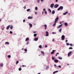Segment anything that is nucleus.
Wrapping results in <instances>:
<instances>
[{
	"instance_id": "nucleus-1",
	"label": "nucleus",
	"mask_w": 74,
	"mask_h": 74,
	"mask_svg": "<svg viewBox=\"0 0 74 74\" xmlns=\"http://www.w3.org/2000/svg\"><path fill=\"white\" fill-rule=\"evenodd\" d=\"M63 9V7L62 6H60L57 9V11H59L60 10H62Z\"/></svg>"
},
{
	"instance_id": "nucleus-2",
	"label": "nucleus",
	"mask_w": 74,
	"mask_h": 74,
	"mask_svg": "<svg viewBox=\"0 0 74 74\" xmlns=\"http://www.w3.org/2000/svg\"><path fill=\"white\" fill-rule=\"evenodd\" d=\"M59 6V4H56L54 5V8H58V7Z\"/></svg>"
},
{
	"instance_id": "nucleus-3",
	"label": "nucleus",
	"mask_w": 74,
	"mask_h": 74,
	"mask_svg": "<svg viewBox=\"0 0 74 74\" xmlns=\"http://www.w3.org/2000/svg\"><path fill=\"white\" fill-rule=\"evenodd\" d=\"M64 38H65V36L64 35H62L61 37L62 40H64Z\"/></svg>"
},
{
	"instance_id": "nucleus-4",
	"label": "nucleus",
	"mask_w": 74,
	"mask_h": 74,
	"mask_svg": "<svg viewBox=\"0 0 74 74\" xmlns=\"http://www.w3.org/2000/svg\"><path fill=\"white\" fill-rule=\"evenodd\" d=\"M58 19H59V17H58V16H57L56 18L55 19V21L54 22L56 23L57 21H58Z\"/></svg>"
},
{
	"instance_id": "nucleus-5",
	"label": "nucleus",
	"mask_w": 74,
	"mask_h": 74,
	"mask_svg": "<svg viewBox=\"0 0 74 74\" xmlns=\"http://www.w3.org/2000/svg\"><path fill=\"white\" fill-rule=\"evenodd\" d=\"M54 6V3H52L50 5V7L51 8H52Z\"/></svg>"
},
{
	"instance_id": "nucleus-6",
	"label": "nucleus",
	"mask_w": 74,
	"mask_h": 74,
	"mask_svg": "<svg viewBox=\"0 0 74 74\" xmlns=\"http://www.w3.org/2000/svg\"><path fill=\"white\" fill-rule=\"evenodd\" d=\"M71 53H72V51H70L68 54V57H69V56H70V54H71Z\"/></svg>"
},
{
	"instance_id": "nucleus-7",
	"label": "nucleus",
	"mask_w": 74,
	"mask_h": 74,
	"mask_svg": "<svg viewBox=\"0 0 74 74\" xmlns=\"http://www.w3.org/2000/svg\"><path fill=\"white\" fill-rule=\"evenodd\" d=\"M46 37H47V36H49V34H48V31H46Z\"/></svg>"
},
{
	"instance_id": "nucleus-8",
	"label": "nucleus",
	"mask_w": 74,
	"mask_h": 74,
	"mask_svg": "<svg viewBox=\"0 0 74 74\" xmlns=\"http://www.w3.org/2000/svg\"><path fill=\"white\" fill-rule=\"evenodd\" d=\"M10 26L11 25H9L8 26L6 27V29H7V30L8 29Z\"/></svg>"
},
{
	"instance_id": "nucleus-9",
	"label": "nucleus",
	"mask_w": 74,
	"mask_h": 74,
	"mask_svg": "<svg viewBox=\"0 0 74 74\" xmlns=\"http://www.w3.org/2000/svg\"><path fill=\"white\" fill-rule=\"evenodd\" d=\"M63 25V24H61L60 25L58 26H57V29H59V28H60L61 26Z\"/></svg>"
},
{
	"instance_id": "nucleus-10",
	"label": "nucleus",
	"mask_w": 74,
	"mask_h": 74,
	"mask_svg": "<svg viewBox=\"0 0 74 74\" xmlns=\"http://www.w3.org/2000/svg\"><path fill=\"white\" fill-rule=\"evenodd\" d=\"M38 38L36 37L34 39V40L35 41H38Z\"/></svg>"
},
{
	"instance_id": "nucleus-11",
	"label": "nucleus",
	"mask_w": 74,
	"mask_h": 74,
	"mask_svg": "<svg viewBox=\"0 0 74 74\" xmlns=\"http://www.w3.org/2000/svg\"><path fill=\"white\" fill-rule=\"evenodd\" d=\"M54 62L55 63H58V62H59V60H58L55 59L54 61Z\"/></svg>"
},
{
	"instance_id": "nucleus-12",
	"label": "nucleus",
	"mask_w": 74,
	"mask_h": 74,
	"mask_svg": "<svg viewBox=\"0 0 74 74\" xmlns=\"http://www.w3.org/2000/svg\"><path fill=\"white\" fill-rule=\"evenodd\" d=\"M55 52V50H53L51 52V54H53Z\"/></svg>"
},
{
	"instance_id": "nucleus-13",
	"label": "nucleus",
	"mask_w": 74,
	"mask_h": 74,
	"mask_svg": "<svg viewBox=\"0 0 74 74\" xmlns=\"http://www.w3.org/2000/svg\"><path fill=\"white\" fill-rule=\"evenodd\" d=\"M67 14H68V12H66L65 13H64L63 14V15H66Z\"/></svg>"
},
{
	"instance_id": "nucleus-14",
	"label": "nucleus",
	"mask_w": 74,
	"mask_h": 74,
	"mask_svg": "<svg viewBox=\"0 0 74 74\" xmlns=\"http://www.w3.org/2000/svg\"><path fill=\"white\" fill-rule=\"evenodd\" d=\"M3 63L0 64V67H3Z\"/></svg>"
},
{
	"instance_id": "nucleus-15",
	"label": "nucleus",
	"mask_w": 74,
	"mask_h": 74,
	"mask_svg": "<svg viewBox=\"0 0 74 74\" xmlns=\"http://www.w3.org/2000/svg\"><path fill=\"white\" fill-rule=\"evenodd\" d=\"M33 18V17H32V16H29L28 17V19H32Z\"/></svg>"
},
{
	"instance_id": "nucleus-16",
	"label": "nucleus",
	"mask_w": 74,
	"mask_h": 74,
	"mask_svg": "<svg viewBox=\"0 0 74 74\" xmlns=\"http://www.w3.org/2000/svg\"><path fill=\"white\" fill-rule=\"evenodd\" d=\"M29 27H32V26H33L32 24L29 23Z\"/></svg>"
},
{
	"instance_id": "nucleus-17",
	"label": "nucleus",
	"mask_w": 74,
	"mask_h": 74,
	"mask_svg": "<svg viewBox=\"0 0 74 74\" xmlns=\"http://www.w3.org/2000/svg\"><path fill=\"white\" fill-rule=\"evenodd\" d=\"M52 34H56V32H53L52 33Z\"/></svg>"
},
{
	"instance_id": "nucleus-18",
	"label": "nucleus",
	"mask_w": 74,
	"mask_h": 74,
	"mask_svg": "<svg viewBox=\"0 0 74 74\" xmlns=\"http://www.w3.org/2000/svg\"><path fill=\"white\" fill-rule=\"evenodd\" d=\"M54 22V24L53 25V26H56V23L55 22Z\"/></svg>"
},
{
	"instance_id": "nucleus-19",
	"label": "nucleus",
	"mask_w": 74,
	"mask_h": 74,
	"mask_svg": "<svg viewBox=\"0 0 74 74\" xmlns=\"http://www.w3.org/2000/svg\"><path fill=\"white\" fill-rule=\"evenodd\" d=\"M55 13V12L54 10H53L52 11V14H54Z\"/></svg>"
},
{
	"instance_id": "nucleus-20",
	"label": "nucleus",
	"mask_w": 74,
	"mask_h": 74,
	"mask_svg": "<svg viewBox=\"0 0 74 74\" xmlns=\"http://www.w3.org/2000/svg\"><path fill=\"white\" fill-rule=\"evenodd\" d=\"M44 26L45 27V29H47V25H44Z\"/></svg>"
},
{
	"instance_id": "nucleus-21",
	"label": "nucleus",
	"mask_w": 74,
	"mask_h": 74,
	"mask_svg": "<svg viewBox=\"0 0 74 74\" xmlns=\"http://www.w3.org/2000/svg\"><path fill=\"white\" fill-rule=\"evenodd\" d=\"M29 40V38H27L25 39V41H28Z\"/></svg>"
},
{
	"instance_id": "nucleus-22",
	"label": "nucleus",
	"mask_w": 74,
	"mask_h": 74,
	"mask_svg": "<svg viewBox=\"0 0 74 74\" xmlns=\"http://www.w3.org/2000/svg\"><path fill=\"white\" fill-rule=\"evenodd\" d=\"M64 25H65V26H67L68 25V24H67V23H64Z\"/></svg>"
},
{
	"instance_id": "nucleus-23",
	"label": "nucleus",
	"mask_w": 74,
	"mask_h": 74,
	"mask_svg": "<svg viewBox=\"0 0 74 74\" xmlns=\"http://www.w3.org/2000/svg\"><path fill=\"white\" fill-rule=\"evenodd\" d=\"M10 28L11 29H13V26L11 25L10 27Z\"/></svg>"
},
{
	"instance_id": "nucleus-24",
	"label": "nucleus",
	"mask_w": 74,
	"mask_h": 74,
	"mask_svg": "<svg viewBox=\"0 0 74 74\" xmlns=\"http://www.w3.org/2000/svg\"><path fill=\"white\" fill-rule=\"evenodd\" d=\"M59 32L60 33H62V28H60L59 30Z\"/></svg>"
},
{
	"instance_id": "nucleus-25",
	"label": "nucleus",
	"mask_w": 74,
	"mask_h": 74,
	"mask_svg": "<svg viewBox=\"0 0 74 74\" xmlns=\"http://www.w3.org/2000/svg\"><path fill=\"white\" fill-rule=\"evenodd\" d=\"M34 37H36L37 36V34H35L34 35Z\"/></svg>"
},
{
	"instance_id": "nucleus-26",
	"label": "nucleus",
	"mask_w": 74,
	"mask_h": 74,
	"mask_svg": "<svg viewBox=\"0 0 74 74\" xmlns=\"http://www.w3.org/2000/svg\"><path fill=\"white\" fill-rule=\"evenodd\" d=\"M39 48H42V46L41 45H40L39 46Z\"/></svg>"
},
{
	"instance_id": "nucleus-27",
	"label": "nucleus",
	"mask_w": 74,
	"mask_h": 74,
	"mask_svg": "<svg viewBox=\"0 0 74 74\" xmlns=\"http://www.w3.org/2000/svg\"><path fill=\"white\" fill-rule=\"evenodd\" d=\"M40 0H37V3H40Z\"/></svg>"
},
{
	"instance_id": "nucleus-28",
	"label": "nucleus",
	"mask_w": 74,
	"mask_h": 74,
	"mask_svg": "<svg viewBox=\"0 0 74 74\" xmlns=\"http://www.w3.org/2000/svg\"><path fill=\"white\" fill-rule=\"evenodd\" d=\"M24 50H25V52H26L27 51V49H24Z\"/></svg>"
},
{
	"instance_id": "nucleus-29",
	"label": "nucleus",
	"mask_w": 74,
	"mask_h": 74,
	"mask_svg": "<svg viewBox=\"0 0 74 74\" xmlns=\"http://www.w3.org/2000/svg\"><path fill=\"white\" fill-rule=\"evenodd\" d=\"M30 10V9H28L27 10V12H29Z\"/></svg>"
},
{
	"instance_id": "nucleus-30",
	"label": "nucleus",
	"mask_w": 74,
	"mask_h": 74,
	"mask_svg": "<svg viewBox=\"0 0 74 74\" xmlns=\"http://www.w3.org/2000/svg\"><path fill=\"white\" fill-rule=\"evenodd\" d=\"M7 44L8 45L10 44V43H9V42H5V44Z\"/></svg>"
},
{
	"instance_id": "nucleus-31",
	"label": "nucleus",
	"mask_w": 74,
	"mask_h": 74,
	"mask_svg": "<svg viewBox=\"0 0 74 74\" xmlns=\"http://www.w3.org/2000/svg\"><path fill=\"white\" fill-rule=\"evenodd\" d=\"M49 68V66H47L46 67V70H48V68Z\"/></svg>"
},
{
	"instance_id": "nucleus-32",
	"label": "nucleus",
	"mask_w": 74,
	"mask_h": 74,
	"mask_svg": "<svg viewBox=\"0 0 74 74\" xmlns=\"http://www.w3.org/2000/svg\"><path fill=\"white\" fill-rule=\"evenodd\" d=\"M58 59H60V60H62V58L61 57H58Z\"/></svg>"
},
{
	"instance_id": "nucleus-33",
	"label": "nucleus",
	"mask_w": 74,
	"mask_h": 74,
	"mask_svg": "<svg viewBox=\"0 0 74 74\" xmlns=\"http://www.w3.org/2000/svg\"><path fill=\"white\" fill-rule=\"evenodd\" d=\"M69 49H73V48L72 47H70L69 48Z\"/></svg>"
},
{
	"instance_id": "nucleus-34",
	"label": "nucleus",
	"mask_w": 74,
	"mask_h": 74,
	"mask_svg": "<svg viewBox=\"0 0 74 74\" xmlns=\"http://www.w3.org/2000/svg\"><path fill=\"white\" fill-rule=\"evenodd\" d=\"M41 53H42V54H44V52L43 51H41Z\"/></svg>"
},
{
	"instance_id": "nucleus-35",
	"label": "nucleus",
	"mask_w": 74,
	"mask_h": 74,
	"mask_svg": "<svg viewBox=\"0 0 74 74\" xmlns=\"http://www.w3.org/2000/svg\"><path fill=\"white\" fill-rule=\"evenodd\" d=\"M38 8L37 7H36L35 8V10H37Z\"/></svg>"
},
{
	"instance_id": "nucleus-36",
	"label": "nucleus",
	"mask_w": 74,
	"mask_h": 74,
	"mask_svg": "<svg viewBox=\"0 0 74 74\" xmlns=\"http://www.w3.org/2000/svg\"><path fill=\"white\" fill-rule=\"evenodd\" d=\"M48 10L50 12H51V9H48Z\"/></svg>"
},
{
	"instance_id": "nucleus-37",
	"label": "nucleus",
	"mask_w": 74,
	"mask_h": 74,
	"mask_svg": "<svg viewBox=\"0 0 74 74\" xmlns=\"http://www.w3.org/2000/svg\"><path fill=\"white\" fill-rule=\"evenodd\" d=\"M52 59L53 60H54V59H55V58H54V57H52Z\"/></svg>"
},
{
	"instance_id": "nucleus-38",
	"label": "nucleus",
	"mask_w": 74,
	"mask_h": 74,
	"mask_svg": "<svg viewBox=\"0 0 74 74\" xmlns=\"http://www.w3.org/2000/svg\"><path fill=\"white\" fill-rule=\"evenodd\" d=\"M18 63H19V61H17L16 62V64H18Z\"/></svg>"
},
{
	"instance_id": "nucleus-39",
	"label": "nucleus",
	"mask_w": 74,
	"mask_h": 74,
	"mask_svg": "<svg viewBox=\"0 0 74 74\" xmlns=\"http://www.w3.org/2000/svg\"><path fill=\"white\" fill-rule=\"evenodd\" d=\"M66 45H70V44H69V43H66Z\"/></svg>"
},
{
	"instance_id": "nucleus-40",
	"label": "nucleus",
	"mask_w": 74,
	"mask_h": 74,
	"mask_svg": "<svg viewBox=\"0 0 74 74\" xmlns=\"http://www.w3.org/2000/svg\"><path fill=\"white\" fill-rule=\"evenodd\" d=\"M8 58H11V56L9 55L8 56Z\"/></svg>"
},
{
	"instance_id": "nucleus-41",
	"label": "nucleus",
	"mask_w": 74,
	"mask_h": 74,
	"mask_svg": "<svg viewBox=\"0 0 74 74\" xmlns=\"http://www.w3.org/2000/svg\"><path fill=\"white\" fill-rule=\"evenodd\" d=\"M22 70V69L21 68H19L18 70L19 71H21V70Z\"/></svg>"
},
{
	"instance_id": "nucleus-42",
	"label": "nucleus",
	"mask_w": 74,
	"mask_h": 74,
	"mask_svg": "<svg viewBox=\"0 0 74 74\" xmlns=\"http://www.w3.org/2000/svg\"><path fill=\"white\" fill-rule=\"evenodd\" d=\"M62 53H65V51L64 50H63L62 51Z\"/></svg>"
},
{
	"instance_id": "nucleus-43",
	"label": "nucleus",
	"mask_w": 74,
	"mask_h": 74,
	"mask_svg": "<svg viewBox=\"0 0 74 74\" xmlns=\"http://www.w3.org/2000/svg\"><path fill=\"white\" fill-rule=\"evenodd\" d=\"M70 45L71 47H73V44H70Z\"/></svg>"
},
{
	"instance_id": "nucleus-44",
	"label": "nucleus",
	"mask_w": 74,
	"mask_h": 74,
	"mask_svg": "<svg viewBox=\"0 0 74 74\" xmlns=\"http://www.w3.org/2000/svg\"><path fill=\"white\" fill-rule=\"evenodd\" d=\"M10 34H12V31H10Z\"/></svg>"
},
{
	"instance_id": "nucleus-45",
	"label": "nucleus",
	"mask_w": 74,
	"mask_h": 74,
	"mask_svg": "<svg viewBox=\"0 0 74 74\" xmlns=\"http://www.w3.org/2000/svg\"><path fill=\"white\" fill-rule=\"evenodd\" d=\"M29 44V42H27V43L26 44V45H28Z\"/></svg>"
},
{
	"instance_id": "nucleus-46",
	"label": "nucleus",
	"mask_w": 74,
	"mask_h": 74,
	"mask_svg": "<svg viewBox=\"0 0 74 74\" xmlns=\"http://www.w3.org/2000/svg\"><path fill=\"white\" fill-rule=\"evenodd\" d=\"M45 14H47V11L45 12Z\"/></svg>"
},
{
	"instance_id": "nucleus-47",
	"label": "nucleus",
	"mask_w": 74,
	"mask_h": 74,
	"mask_svg": "<svg viewBox=\"0 0 74 74\" xmlns=\"http://www.w3.org/2000/svg\"><path fill=\"white\" fill-rule=\"evenodd\" d=\"M48 47V46H47V45H46L45 46V48H47Z\"/></svg>"
},
{
	"instance_id": "nucleus-48",
	"label": "nucleus",
	"mask_w": 74,
	"mask_h": 74,
	"mask_svg": "<svg viewBox=\"0 0 74 74\" xmlns=\"http://www.w3.org/2000/svg\"><path fill=\"white\" fill-rule=\"evenodd\" d=\"M55 73H56V72H55V71H54V72H53V74H55Z\"/></svg>"
},
{
	"instance_id": "nucleus-49",
	"label": "nucleus",
	"mask_w": 74,
	"mask_h": 74,
	"mask_svg": "<svg viewBox=\"0 0 74 74\" xmlns=\"http://www.w3.org/2000/svg\"><path fill=\"white\" fill-rule=\"evenodd\" d=\"M58 67H59V68H61V66L60 65H59V66H58Z\"/></svg>"
},
{
	"instance_id": "nucleus-50",
	"label": "nucleus",
	"mask_w": 74,
	"mask_h": 74,
	"mask_svg": "<svg viewBox=\"0 0 74 74\" xmlns=\"http://www.w3.org/2000/svg\"><path fill=\"white\" fill-rule=\"evenodd\" d=\"M54 40H55V39H53L52 40V41L53 42H54Z\"/></svg>"
},
{
	"instance_id": "nucleus-51",
	"label": "nucleus",
	"mask_w": 74,
	"mask_h": 74,
	"mask_svg": "<svg viewBox=\"0 0 74 74\" xmlns=\"http://www.w3.org/2000/svg\"><path fill=\"white\" fill-rule=\"evenodd\" d=\"M23 22H25V19H24L23 20Z\"/></svg>"
},
{
	"instance_id": "nucleus-52",
	"label": "nucleus",
	"mask_w": 74,
	"mask_h": 74,
	"mask_svg": "<svg viewBox=\"0 0 74 74\" xmlns=\"http://www.w3.org/2000/svg\"><path fill=\"white\" fill-rule=\"evenodd\" d=\"M23 8H24V9H26V6H25V7H23Z\"/></svg>"
},
{
	"instance_id": "nucleus-53",
	"label": "nucleus",
	"mask_w": 74,
	"mask_h": 74,
	"mask_svg": "<svg viewBox=\"0 0 74 74\" xmlns=\"http://www.w3.org/2000/svg\"><path fill=\"white\" fill-rule=\"evenodd\" d=\"M35 14H37V12H36L35 13Z\"/></svg>"
},
{
	"instance_id": "nucleus-54",
	"label": "nucleus",
	"mask_w": 74,
	"mask_h": 74,
	"mask_svg": "<svg viewBox=\"0 0 74 74\" xmlns=\"http://www.w3.org/2000/svg\"><path fill=\"white\" fill-rule=\"evenodd\" d=\"M34 33H36V32L34 31L33 32Z\"/></svg>"
},
{
	"instance_id": "nucleus-55",
	"label": "nucleus",
	"mask_w": 74,
	"mask_h": 74,
	"mask_svg": "<svg viewBox=\"0 0 74 74\" xmlns=\"http://www.w3.org/2000/svg\"><path fill=\"white\" fill-rule=\"evenodd\" d=\"M67 41H68V40H65L66 42H67Z\"/></svg>"
},
{
	"instance_id": "nucleus-56",
	"label": "nucleus",
	"mask_w": 74,
	"mask_h": 74,
	"mask_svg": "<svg viewBox=\"0 0 74 74\" xmlns=\"http://www.w3.org/2000/svg\"><path fill=\"white\" fill-rule=\"evenodd\" d=\"M46 10H45V9L44 8L43 9V11H45Z\"/></svg>"
},
{
	"instance_id": "nucleus-57",
	"label": "nucleus",
	"mask_w": 74,
	"mask_h": 74,
	"mask_svg": "<svg viewBox=\"0 0 74 74\" xmlns=\"http://www.w3.org/2000/svg\"><path fill=\"white\" fill-rule=\"evenodd\" d=\"M55 72H56V73H58V71H55Z\"/></svg>"
},
{
	"instance_id": "nucleus-58",
	"label": "nucleus",
	"mask_w": 74,
	"mask_h": 74,
	"mask_svg": "<svg viewBox=\"0 0 74 74\" xmlns=\"http://www.w3.org/2000/svg\"><path fill=\"white\" fill-rule=\"evenodd\" d=\"M56 0V2H58V0Z\"/></svg>"
},
{
	"instance_id": "nucleus-59",
	"label": "nucleus",
	"mask_w": 74,
	"mask_h": 74,
	"mask_svg": "<svg viewBox=\"0 0 74 74\" xmlns=\"http://www.w3.org/2000/svg\"><path fill=\"white\" fill-rule=\"evenodd\" d=\"M57 55H59V53H57Z\"/></svg>"
},
{
	"instance_id": "nucleus-60",
	"label": "nucleus",
	"mask_w": 74,
	"mask_h": 74,
	"mask_svg": "<svg viewBox=\"0 0 74 74\" xmlns=\"http://www.w3.org/2000/svg\"><path fill=\"white\" fill-rule=\"evenodd\" d=\"M62 22H60V23H60V24H62Z\"/></svg>"
},
{
	"instance_id": "nucleus-61",
	"label": "nucleus",
	"mask_w": 74,
	"mask_h": 74,
	"mask_svg": "<svg viewBox=\"0 0 74 74\" xmlns=\"http://www.w3.org/2000/svg\"><path fill=\"white\" fill-rule=\"evenodd\" d=\"M4 28H3L2 29V30H4Z\"/></svg>"
},
{
	"instance_id": "nucleus-62",
	"label": "nucleus",
	"mask_w": 74,
	"mask_h": 74,
	"mask_svg": "<svg viewBox=\"0 0 74 74\" xmlns=\"http://www.w3.org/2000/svg\"><path fill=\"white\" fill-rule=\"evenodd\" d=\"M54 66H56V64H55L54 65Z\"/></svg>"
},
{
	"instance_id": "nucleus-63",
	"label": "nucleus",
	"mask_w": 74,
	"mask_h": 74,
	"mask_svg": "<svg viewBox=\"0 0 74 74\" xmlns=\"http://www.w3.org/2000/svg\"><path fill=\"white\" fill-rule=\"evenodd\" d=\"M42 15H43V14H44V12H42Z\"/></svg>"
},
{
	"instance_id": "nucleus-64",
	"label": "nucleus",
	"mask_w": 74,
	"mask_h": 74,
	"mask_svg": "<svg viewBox=\"0 0 74 74\" xmlns=\"http://www.w3.org/2000/svg\"><path fill=\"white\" fill-rule=\"evenodd\" d=\"M22 66H23V67H25V65H23Z\"/></svg>"
}]
</instances>
